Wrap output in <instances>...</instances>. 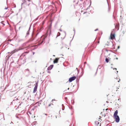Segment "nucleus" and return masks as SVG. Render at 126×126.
Wrapping results in <instances>:
<instances>
[{
    "mask_svg": "<svg viewBox=\"0 0 126 126\" xmlns=\"http://www.w3.org/2000/svg\"><path fill=\"white\" fill-rule=\"evenodd\" d=\"M118 113V110H116L114 112L113 115V117L115 119V121L117 123L118 122L120 121V118L118 115H117Z\"/></svg>",
    "mask_w": 126,
    "mask_h": 126,
    "instance_id": "f257e3e1",
    "label": "nucleus"
},
{
    "mask_svg": "<svg viewBox=\"0 0 126 126\" xmlns=\"http://www.w3.org/2000/svg\"><path fill=\"white\" fill-rule=\"evenodd\" d=\"M31 2V0H25L24 1L23 3L26 5H29Z\"/></svg>",
    "mask_w": 126,
    "mask_h": 126,
    "instance_id": "f03ea898",
    "label": "nucleus"
},
{
    "mask_svg": "<svg viewBox=\"0 0 126 126\" xmlns=\"http://www.w3.org/2000/svg\"><path fill=\"white\" fill-rule=\"evenodd\" d=\"M23 49V48L20 49V48H19L18 49H15L14 50L12 51L11 52V55H12L13 53H14L16 52H17L19 50H21V49Z\"/></svg>",
    "mask_w": 126,
    "mask_h": 126,
    "instance_id": "7ed1b4c3",
    "label": "nucleus"
},
{
    "mask_svg": "<svg viewBox=\"0 0 126 126\" xmlns=\"http://www.w3.org/2000/svg\"><path fill=\"white\" fill-rule=\"evenodd\" d=\"M110 39L112 40L115 39V34L114 33L112 34V32L111 33Z\"/></svg>",
    "mask_w": 126,
    "mask_h": 126,
    "instance_id": "20e7f679",
    "label": "nucleus"
},
{
    "mask_svg": "<svg viewBox=\"0 0 126 126\" xmlns=\"http://www.w3.org/2000/svg\"><path fill=\"white\" fill-rule=\"evenodd\" d=\"M76 77L75 76H73L69 78V82H71L72 81L76 79Z\"/></svg>",
    "mask_w": 126,
    "mask_h": 126,
    "instance_id": "39448f33",
    "label": "nucleus"
},
{
    "mask_svg": "<svg viewBox=\"0 0 126 126\" xmlns=\"http://www.w3.org/2000/svg\"><path fill=\"white\" fill-rule=\"evenodd\" d=\"M36 85L35 86L33 91V93H34L36 92V91H37V84L36 83Z\"/></svg>",
    "mask_w": 126,
    "mask_h": 126,
    "instance_id": "423d86ee",
    "label": "nucleus"
},
{
    "mask_svg": "<svg viewBox=\"0 0 126 126\" xmlns=\"http://www.w3.org/2000/svg\"><path fill=\"white\" fill-rule=\"evenodd\" d=\"M59 59V58H56L53 61V63H57Z\"/></svg>",
    "mask_w": 126,
    "mask_h": 126,
    "instance_id": "0eeeda50",
    "label": "nucleus"
},
{
    "mask_svg": "<svg viewBox=\"0 0 126 126\" xmlns=\"http://www.w3.org/2000/svg\"><path fill=\"white\" fill-rule=\"evenodd\" d=\"M53 65H50L47 68V69L48 70H50L51 69L52 67H53Z\"/></svg>",
    "mask_w": 126,
    "mask_h": 126,
    "instance_id": "6e6552de",
    "label": "nucleus"
},
{
    "mask_svg": "<svg viewBox=\"0 0 126 126\" xmlns=\"http://www.w3.org/2000/svg\"><path fill=\"white\" fill-rule=\"evenodd\" d=\"M26 55L24 54V53L22 54L20 56V58L21 59H23L24 57Z\"/></svg>",
    "mask_w": 126,
    "mask_h": 126,
    "instance_id": "1a4fd4ad",
    "label": "nucleus"
},
{
    "mask_svg": "<svg viewBox=\"0 0 126 126\" xmlns=\"http://www.w3.org/2000/svg\"><path fill=\"white\" fill-rule=\"evenodd\" d=\"M119 24L116 25L115 26V28L117 29V30H118L119 29Z\"/></svg>",
    "mask_w": 126,
    "mask_h": 126,
    "instance_id": "9d476101",
    "label": "nucleus"
},
{
    "mask_svg": "<svg viewBox=\"0 0 126 126\" xmlns=\"http://www.w3.org/2000/svg\"><path fill=\"white\" fill-rule=\"evenodd\" d=\"M105 61H106L107 63H108L109 61V59H108V58H106L105 59Z\"/></svg>",
    "mask_w": 126,
    "mask_h": 126,
    "instance_id": "9b49d317",
    "label": "nucleus"
},
{
    "mask_svg": "<svg viewBox=\"0 0 126 126\" xmlns=\"http://www.w3.org/2000/svg\"><path fill=\"white\" fill-rule=\"evenodd\" d=\"M95 124L96 125H97L99 124V123L97 121H95Z\"/></svg>",
    "mask_w": 126,
    "mask_h": 126,
    "instance_id": "f8f14e48",
    "label": "nucleus"
},
{
    "mask_svg": "<svg viewBox=\"0 0 126 126\" xmlns=\"http://www.w3.org/2000/svg\"><path fill=\"white\" fill-rule=\"evenodd\" d=\"M118 58H114L113 59V61H114V60L115 59H116V60H118Z\"/></svg>",
    "mask_w": 126,
    "mask_h": 126,
    "instance_id": "ddd939ff",
    "label": "nucleus"
},
{
    "mask_svg": "<svg viewBox=\"0 0 126 126\" xmlns=\"http://www.w3.org/2000/svg\"><path fill=\"white\" fill-rule=\"evenodd\" d=\"M60 32H58V33L57 35H58V36H59L60 35Z\"/></svg>",
    "mask_w": 126,
    "mask_h": 126,
    "instance_id": "4468645a",
    "label": "nucleus"
},
{
    "mask_svg": "<svg viewBox=\"0 0 126 126\" xmlns=\"http://www.w3.org/2000/svg\"><path fill=\"white\" fill-rule=\"evenodd\" d=\"M120 80V79H118V80H117V81L118 82H119Z\"/></svg>",
    "mask_w": 126,
    "mask_h": 126,
    "instance_id": "2eb2a0df",
    "label": "nucleus"
},
{
    "mask_svg": "<svg viewBox=\"0 0 126 126\" xmlns=\"http://www.w3.org/2000/svg\"><path fill=\"white\" fill-rule=\"evenodd\" d=\"M109 59V61H110V60L111 59L109 57H108V58Z\"/></svg>",
    "mask_w": 126,
    "mask_h": 126,
    "instance_id": "dca6fc26",
    "label": "nucleus"
},
{
    "mask_svg": "<svg viewBox=\"0 0 126 126\" xmlns=\"http://www.w3.org/2000/svg\"><path fill=\"white\" fill-rule=\"evenodd\" d=\"M24 53H28V52H24Z\"/></svg>",
    "mask_w": 126,
    "mask_h": 126,
    "instance_id": "f3484780",
    "label": "nucleus"
},
{
    "mask_svg": "<svg viewBox=\"0 0 126 126\" xmlns=\"http://www.w3.org/2000/svg\"><path fill=\"white\" fill-rule=\"evenodd\" d=\"M51 104H50L48 105L49 106H50Z\"/></svg>",
    "mask_w": 126,
    "mask_h": 126,
    "instance_id": "a211bd4d",
    "label": "nucleus"
},
{
    "mask_svg": "<svg viewBox=\"0 0 126 126\" xmlns=\"http://www.w3.org/2000/svg\"><path fill=\"white\" fill-rule=\"evenodd\" d=\"M120 48V47L119 46H118V48Z\"/></svg>",
    "mask_w": 126,
    "mask_h": 126,
    "instance_id": "6ab92c4d",
    "label": "nucleus"
},
{
    "mask_svg": "<svg viewBox=\"0 0 126 126\" xmlns=\"http://www.w3.org/2000/svg\"><path fill=\"white\" fill-rule=\"evenodd\" d=\"M115 69L116 70V68H114L113 69Z\"/></svg>",
    "mask_w": 126,
    "mask_h": 126,
    "instance_id": "aec40b11",
    "label": "nucleus"
},
{
    "mask_svg": "<svg viewBox=\"0 0 126 126\" xmlns=\"http://www.w3.org/2000/svg\"><path fill=\"white\" fill-rule=\"evenodd\" d=\"M54 100H53V99H52V101H54Z\"/></svg>",
    "mask_w": 126,
    "mask_h": 126,
    "instance_id": "412c9836",
    "label": "nucleus"
},
{
    "mask_svg": "<svg viewBox=\"0 0 126 126\" xmlns=\"http://www.w3.org/2000/svg\"><path fill=\"white\" fill-rule=\"evenodd\" d=\"M108 110V109H106L105 110Z\"/></svg>",
    "mask_w": 126,
    "mask_h": 126,
    "instance_id": "4be33fe9",
    "label": "nucleus"
},
{
    "mask_svg": "<svg viewBox=\"0 0 126 126\" xmlns=\"http://www.w3.org/2000/svg\"><path fill=\"white\" fill-rule=\"evenodd\" d=\"M97 30H98V29H96V30H95V31H96Z\"/></svg>",
    "mask_w": 126,
    "mask_h": 126,
    "instance_id": "5701e85b",
    "label": "nucleus"
},
{
    "mask_svg": "<svg viewBox=\"0 0 126 126\" xmlns=\"http://www.w3.org/2000/svg\"><path fill=\"white\" fill-rule=\"evenodd\" d=\"M69 88H68L67 89L68 90H69Z\"/></svg>",
    "mask_w": 126,
    "mask_h": 126,
    "instance_id": "b1692460",
    "label": "nucleus"
},
{
    "mask_svg": "<svg viewBox=\"0 0 126 126\" xmlns=\"http://www.w3.org/2000/svg\"><path fill=\"white\" fill-rule=\"evenodd\" d=\"M60 31H61V30L60 29Z\"/></svg>",
    "mask_w": 126,
    "mask_h": 126,
    "instance_id": "393cba45",
    "label": "nucleus"
},
{
    "mask_svg": "<svg viewBox=\"0 0 126 126\" xmlns=\"http://www.w3.org/2000/svg\"><path fill=\"white\" fill-rule=\"evenodd\" d=\"M104 111V109L103 110Z\"/></svg>",
    "mask_w": 126,
    "mask_h": 126,
    "instance_id": "a878e982",
    "label": "nucleus"
},
{
    "mask_svg": "<svg viewBox=\"0 0 126 126\" xmlns=\"http://www.w3.org/2000/svg\"><path fill=\"white\" fill-rule=\"evenodd\" d=\"M102 113V112H101V113Z\"/></svg>",
    "mask_w": 126,
    "mask_h": 126,
    "instance_id": "bb28decb",
    "label": "nucleus"
}]
</instances>
